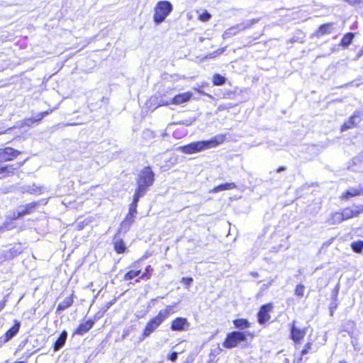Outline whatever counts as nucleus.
I'll return each mask as SVG.
<instances>
[{
    "instance_id": "nucleus-1",
    "label": "nucleus",
    "mask_w": 363,
    "mask_h": 363,
    "mask_svg": "<svg viewBox=\"0 0 363 363\" xmlns=\"http://www.w3.org/2000/svg\"><path fill=\"white\" fill-rule=\"evenodd\" d=\"M225 139V136L224 135L219 134L211 138L210 140L193 142L188 145L180 146L177 150L184 154H194L216 147L222 144Z\"/></svg>"
},
{
    "instance_id": "nucleus-2",
    "label": "nucleus",
    "mask_w": 363,
    "mask_h": 363,
    "mask_svg": "<svg viewBox=\"0 0 363 363\" xmlns=\"http://www.w3.org/2000/svg\"><path fill=\"white\" fill-rule=\"evenodd\" d=\"M177 305V303H174L173 306H167L166 308L160 310L155 317L151 318L146 324L140 340H144L155 332L171 314L174 313V307Z\"/></svg>"
},
{
    "instance_id": "nucleus-3",
    "label": "nucleus",
    "mask_w": 363,
    "mask_h": 363,
    "mask_svg": "<svg viewBox=\"0 0 363 363\" xmlns=\"http://www.w3.org/2000/svg\"><path fill=\"white\" fill-rule=\"evenodd\" d=\"M137 188L135 194L144 196L155 182V174L150 167H144L135 179Z\"/></svg>"
},
{
    "instance_id": "nucleus-4",
    "label": "nucleus",
    "mask_w": 363,
    "mask_h": 363,
    "mask_svg": "<svg viewBox=\"0 0 363 363\" xmlns=\"http://www.w3.org/2000/svg\"><path fill=\"white\" fill-rule=\"evenodd\" d=\"M250 335L248 331H233L227 334L223 346L227 349L237 347L240 343L247 340V335Z\"/></svg>"
},
{
    "instance_id": "nucleus-5",
    "label": "nucleus",
    "mask_w": 363,
    "mask_h": 363,
    "mask_svg": "<svg viewBox=\"0 0 363 363\" xmlns=\"http://www.w3.org/2000/svg\"><path fill=\"white\" fill-rule=\"evenodd\" d=\"M173 6L168 1H159L155 9L154 21L156 24L162 23L172 11Z\"/></svg>"
},
{
    "instance_id": "nucleus-6",
    "label": "nucleus",
    "mask_w": 363,
    "mask_h": 363,
    "mask_svg": "<svg viewBox=\"0 0 363 363\" xmlns=\"http://www.w3.org/2000/svg\"><path fill=\"white\" fill-rule=\"evenodd\" d=\"M259 18H253L252 20H247L240 23L231 26L230 28L225 30V32L223 34V38L227 39L232 36H234L238 34L240 31L251 28L254 24L259 22Z\"/></svg>"
},
{
    "instance_id": "nucleus-7",
    "label": "nucleus",
    "mask_w": 363,
    "mask_h": 363,
    "mask_svg": "<svg viewBox=\"0 0 363 363\" xmlns=\"http://www.w3.org/2000/svg\"><path fill=\"white\" fill-rule=\"evenodd\" d=\"M273 304L268 303L262 305L257 313V322L260 325H264L271 318L270 312L273 310Z\"/></svg>"
},
{
    "instance_id": "nucleus-8",
    "label": "nucleus",
    "mask_w": 363,
    "mask_h": 363,
    "mask_svg": "<svg viewBox=\"0 0 363 363\" xmlns=\"http://www.w3.org/2000/svg\"><path fill=\"white\" fill-rule=\"evenodd\" d=\"M20 328L21 322L17 320H15L13 325L11 328H9L4 335L0 337V342L6 343L11 340L13 337H15L18 334Z\"/></svg>"
},
{
    "instance_id": "nucleus-9",
    "label": "nucleus",
    "mask_w": 363,
    "mask_h": 363,
    "mask_svg": "<svg viewBox=\"0 0 363 363\" xmlns=\"http://www.w3.org/2000/svg\"><path fill=\"white\" fill-rule=\"evenodd\" d=\"M20 154V152L12 147H7L0 149V162L13 160Z\"/></svg>"
},
{
    "instance_id": "nucleus-10",
    "label": "nucleus",
    "mask_w": 363,
    "mask_h": 363,
    "mask_svg": "<svg viewBox=\"0 0 363 363\" xmlns=\"http://www.w3.org/2000/svg\"><path fill=\"white\" fill-rule=\"evenodd\" d=\"M362 112L355 111L349 120L342 125L341 130L344 131L355 127L362 121Z\"/></svg>"
},
{
    "instance_id": "nucleus-11",
    "label": "nucleus",
    "mask_w": 363,
    "mask_h": 363,
    "mask_svg": "<svg viewBox=\"0 0 363 363\" xmlns=\"http://www.w3.org/2000/svg\"><path fill=\"white\" fill-rule=\"evenodd\" d=\"M361 213H363V205L354 206L351 208H345L341 212L344 220L357 216Z\"/></svg>"
},
{
    "instance_id": "nucleus-12",
    "label": "nucleus",
    "mask_w": 363,
    "mask_h": 363,
    "mask_svg": "<svg viewBox=\"0 0 363 363\" xmlns=\"http://www.w3.org/2000/svg\"><path fill=\"white\" fill-rule=\"evenodd\" d=\"M23 162H18L16 164H7L0 166V179L9 177L14 174L15 171L19 169L23 164Z\"/></svg>"
},
{
    "instance_id": "nucleus-13",
    "label": "nucleus",
    "mask_w": 363,
    "mask_h": 363,
    "mask_svg": "<svg viewBox=\"0 0 363 363\" xmlns=\"http://www.w3.org/2000/svg\"><path fill=\"white\" fill-rule=\"evenodd\" d=\"M189 327V323L186 318L178 317L172 320L171 324V330L172 331H183L187 330Z\"/></svg>"
},
{
    "instance_id": "nucleus-14",
    "label": "nucleus",
    "mask_w": 363,
    "mask_h": 363,
    "mask_svg": "<svg viewBox=\"0 0 363 363\" xmlns=\"http://www.w3.org/2000/svg\"><path fill=\"white\" fill-rule=\"evenodd\" d=\"M42 201H43V200L31 202L26 205L19 206L18 208L20 210V213H21V215L24 216L33 213L36 210V208L40 205Z\"/></svg>"
},
{
    "instance_id": "nucleus-15",
    "label": "nucleus",
    "mask_w": 363,
    "mask_h": 363,
    "mask_svg": "<svg viewBox=\"0 0 363 363\" xmlns=\"http://www.w3.org/2000/svg\"><path fill=\"white\" fill-rule=\"evenodd\" d=\"M290 332L291 338L295 343L299 342L306 335L305 330L299 329L295 325V321L292 323Z\"/></svg>"
},
{
    "instance_id": "nucleus-16",
    "label": "nucleus",
    "mask_w": 363,
    "mask_h": 363,
    "mask_svg": "<svg viewBox=\"0 0 363 363\" xmlns=\"http://www.w3.org/2000/svg\"><path fill=\"white\" fill-rule=\"evenodd\" d=\"M335 27L333 23H325L319 26L318 29L315 32L313 35L319 38L323 35L332 33Z\"/></svg>"
},
{
    "instance_id": "nucleus-17",
    "label": "nucleus",
    "mask_w": 363,
    "mask_h": 363,
    "mask_svg": "<svg viewBox=\"0 0 363 363\" xmlns=\"http://www.w3.org/2000/svg\"><path fill=\"white\" fill-rule=\"evenodd\" d=\"M95 322L94 320H88L84 323H80L74 332L73 335H83L88 333L94 326Z\"/></svg>"
},
{
    "instance_id": "nucleus-18",
    "label": "nucleus",
    "mask_w": 363,
    "mask_h": 363,
    "mask_svg": "<svg viewBox=\"0 0 363 363\" xmlns=\"http://www.w3.org/2000/svg\"><path fill=\"white\" fill-rule=\"evenodd\" d=\"M362 194H363V186L359 185L357 188H349L342 194V195L341 196V199H349L351 197L360 196Z\"/></svg>"
},
{
    "instance_id": "nucleus-19",
    "label": "nucleus",
    "mask_w": 363,
    "mask_h": 363,
    "mask_svg": "<svg viewBox=\"0 0 363 363\" xmlns=\"http://www.w3.org/2000/svg\"><path fill=\"white\" fill-rule=\"evenodd\" d=\"M193 94L191 92L187 91L182 94H179L172 98L171 103L174 104H182L189 101Z\"/></svg>"
},
{
    "instance_id": "nucleus-20",
    "label": "nucleus",
    "mask_w": 363,
    "mask_h": 363,
    "mask_svg": "<svg viewBox=\"0 0 363 363\" xmlns=\"http://www.w3.org/2000/svg\"><path fill=\"white\" fill-rule=\"evenodd\" d=\"M113 243L114 250L118 254H122V253L125 252V251L127 250V247H126L124 241L123 240V239L118 237V234H116L114 236L113 240Z\"/></svg>"
},
{
    "instance_id": "nucleus-21",
    "label": "nucleus",
    "mask_w": 363,
    "mask_h": 363,
    "mask_svg": "<svg viewBox=\"0 0 363 363\" xmlns=\"http://www.w3.org/2000/svg\"><path fill=\"white\" fill-rule=\"evenodd\" d=\"M23 251V247L20 243L14 245L5 254L6 259H13Z\"/></svg>"
},
{
    "instance_id": "nucleus-22",
    "label": "nucleus",
    "mask_w": 363,
    "mask_h": 363,
    "mask_svg": "<svg viewBox=\"0 0 363 363\" xmlns=\"http://www.w3.org/2000/svg\"><path fill=\"white\" fill-rule=\"evenodd\" d=\"M67 339V332L66 330L62 331L56 341L53 345L54 351L60 350L65 344Z\"/></svg>"
},
{
    "instance_id": "nucleus-23",
    "label": "nucleus",
    "mask_w": 363,
    "mask_h": 363,
    "mask_svg": "<svg viewBox=\"0 0 363 363\" xmlns=\"http://www.w3.org/2000/svg\"><path fill=\"white\" fill-rule=\"evenodd\" d=\"M354 34L353 33H347L341 39L340 45L344 48H347L352 42Z\"/></svg>"
},
{
    "instance_id": "nucleus-24",
    "label": "nucleus",
    "mask_w": 363,
    "mask_h": 363,
    "mask_svg": "<svg viewBox=\"0 0 363 363\" xmlns=\"http://www.w3.org/2000/svg\"><path fill=\"white\" fill-rule=\"evenodd\" d=\"M235 187H236V185L233 182L225 183V184H220V185H218L217 186H215L213 189L212 192L218 193V192L222 191L233 189Z\"/></svg>"
},
{
    "instance_id": "nucleus-25",
    "label": "nucleus",
    "mask_w": 363,
    "mask_h": 363,
    "mask_svg": "<svg viewBox=\"0 0 363 363\" xmlns=\"http://www.w3.org/2000/svg\"><path fill=\"white\" fill-rule=\"evenodd\" d=\"M343 220H344L342 218L341 212H335L330 216V218L328 220V223L330 225H335L340 223Z\"/></svg>"
},
{
    "instance_id": "nucleus-26",
    "label": "nucleus",
    "mask_w": 363,
    "mask_h": 363,
    "mask_svg": "<svg viewBox=\"0 0 363 363\" xmlns=\"http://www.w3.org/2000/svg\"><path fill=\"white\" fill-rule=\"evenodd\" d=\"M73 304V299L72 297L65 298L62 302H60L57 308V313L65 311Z\"/></svg>"
},
{
    "instance_id": "nucleus-27",
    "label": "nucleus",
    "mask_w": 363,
    "mask_h": 363,
    "mask_svg": "<svg viewBox=\"0 0 363 363\" xmlns=\"http://www.w3.org/2000/svg\"><path fill=\"white\" fill-rule=\"evenodd\" d=\"M233 324L236 328L244 330L250 328V323L247 319L238 318L233 320Z\"/></svg>"
},
{
    "instance_id": "nucleus-28",
    "label": "nucleus",
    "mask_w": 363,
    "mask_h": 363,
    "mask_svg": "<svg viewBox=\"0 0 363 363\" xmlns=\"http://www.w3.org/2000/svg\"><path fill=\"white\" fill-rule=\"evenodd\" d=\"M141 197H143V196L140 195H138L137 194H134L133 202L130 204V206H129V212H128L129 213H131L133 215H135L137 213L138 203Z\"/></svg>"
},
{
    "instance_id": "nucleus-29",
    "label": "nucleus",
    "mask_w": 363,
    "mask_h": 363,
    "mask_svg": "<svg viewBox=\"0 0 363 363\" xmlns=\"http://www.w3.org/2000/svg\"><path fill=\"white\" fill-rule=\"evenodd\" d=\"M153 273V268L148 265L146 267L145 270L143 273L141 272L140 277L135 280V282H140V279H150Z\"/></svg>"
},
{
    "instance_id": "nucleus-30",
    "label": "nucleus",
    "mask_w": 363,
    "mask_h": 363,
    "mask_svg": "<svg viewBox=\"0 0 363 363\" xmlns=\"http://www.w3.org/2000/svg\"><path fill=\"white\" fill-rule=\"evenodd\" d=\"M15 224L13 221L9 219V217L6 218V221L3 223V225L0 227V232H4L6 230H9L15 228Z\"/></svg>"
},
{
    "instance_id": "nucleus-31",
    "label": "nucleus",
    "mask_w": 363,
    "mask_h": 363,
    "mask_svg": "<svg viewBox=\"0 0 363 363\" xmlns=\"http://www.w3.org/2000/svg\"><path fill=\"white\" fill-rule=\"evenodd\" d=\"M226 82V78L220 74H215L213 77V84L214 86L223 85Z\"/></svg>"
},
{
    "instance_id": "nucleus-32",
    "label": "nucleus",
    "mask_w": 363,
    "mask_h": 363,
    "mask_svg": "<svg viewBox=\"0 0 363 363\" xmlns=\"http://www.w3.org/2000/svg\"><path fill=\"white\" fill-rule=\"evenodd\" d=\"M141 274V270L140 269H138V270H130L129 272H128L125 275H124V280L125 281H128V280H131V279H133L134 278L140 276Z\"/></svg>"
},
{
    "instance_id": "nucleus-33",
    "label": "nucleus",
    "mask_w": 363,
    "mask_h": 363,
    "mask_svg": "<svg viewBox=\"0 0 363 363\" xmlns=\"http://www.w3.org/2000/svg\"><path fill=\"white\" fill-rule=\"evenodd\" d=\"M50 112L51 111H43L40 113H38L36 116H33L30 118H28V121L39 123L45 116L49 115Z\"/></svg>"
},
{
    "instance_id": "nucleus-34",
    "label": "nucleus",
    "mask_w": 363,
    "mask_h": 363,
    "mask_svg": "<svg viewBox=\"0 0 363 363\" xmlns=\"http://www.w3.org/2000/svg\"><path fill=\"white\" fill-rule=\"evenodd\" d=\"M352 250L356 253L362 252L363 250V241L357 240L351 243Z\"/></svg>"
},
{
    "instance_id": "nucleus-35",
    "label": "nucleus",
    "mask_w": 363,
    "mask_h": 363,
    "mask_svg": "<svg viewBox=\"0 0 363 363\" xmlns=\"http://www.w3.org/2000/svg\"><path fill=\"white\" fill-rule=\"evenodd\" d=\"M131 225L132 223H130V221L123 220L120 225L118 234L121 232H123L124 233H126L130 229Z\"/></svg>"
},
{
    "instance_id": "nucleus-36",
    "label": "nucleus",
    "mask_w": 363,
    "mask_h": 363,
    "mask_svg": "<svg viewBox=\"0 0 363 363\" xmlns=\"http://www.w3.org/2000/svg\"><path fill=\"white\" fill-rule=\"evenodd\" d=\"M27 191L30 194H41L43 193L42 187L38 186L35 184L28 186Z\"/></svg>"
},
{
    "instance_id": "nucleus-37",
    "label": "nucleus",
    "mask_w": 363,
    "mask_h": 363,
    "mask_svg": "<svg viewBox=\"0 0 363 363\" xmlns=\"http://www.w3.org/2000/svg\"><path fill=\"white\" fill-rule=\"evenodd\" d=\"M10 220H11L12 221L15 220H17V219H19L23 216V215H21V213H20V210L18 208H17L14 211L12 212V213L8 216Z\"/></svg>"
},
{
    "instance_id": "nucleus-38",
    "label": "nucleus",
    "mask_w": 363,
    "mask_h": 363,
    "mask_svg": "<svg viewBox=\"0 0 363 363\" xmlns=\"http://www.w3.org/2000/svg\"><path fill=\"white\" fill-rule=\"evenodd\" d=\"M305 286L300 284H298L295 289V294L298 297H303L304 293Z\"/></svg>"
},
{
    "instance_id": "nucleus-39",
    "label": "nucleus",
    "mask_w": 363,
    "mask_h": 363,
    "mask_svg": "<svg viewBox=\"0 0 363 363\" xmlns=\"http://www.w3.org/2000/svg\"><path fill=\"white\" fill-rule=\"evenodd\" d=\"M211 15L207 11H203L199 15V19L203 22L208 21L211 19Z\"/></svg>"
},
{
    "instance_id": "nucleus-40",
    "label": "nucleus",
    "mask_w": 363,
    "mask_h": 363,
    "mask_svg": "<svg viewBox=\"0 0 363 363\" xmlns=\"http://www.w3.org/2000/svg\"><path fill=\"white\" fill-rule=\"evenodd\" d=\"M313 343L312 342H307L305 345L303 349L301 352V356H304L306 354H308L310 351L312 350Z\"/></svg>"
},
{
    "instance_id": "nucleus-41",
    "label": "nucleus",
    "mask_w": 363,
    "mask_h": 363,
    "mask_svg": "<svg viewBox=\"0 0 363 363\" xmlns=\"http://www.w3.org/2000/svg\"><path fill=\"white\" fill-rule=\"evenodd\" d=\"M339 289H340V286H339V284H337L332 291V294H331L332 301H337Z\"/></svg>"
},
{
    "instance_id": "nucleus-42",
    "label": "nucleus",
    "mask_w": 363,
    "mask_h": 363,
    "mask_svg": "<svg viewBox=\"0 0 363 363\" xmlns=\"http://www.w3.org/2000/svg\"><path fill=\"white\" fill-rule=\"evenodd\" d=\"M193 282V279L191 277H183L182 279V283H183L186 286H191Z\"/></svg>"
},
{
    "instance_id": "nucleus-43",
    "label": "nucleus",
    "mask_w": 363,
    "mask_h": 363,
    "mask_svg": "<svg viewBox=\"0 0 363 363\" xmlns=\"http://www.w3.org/2000/svg\"><path fill=\"white\" fill-rule=\"evenodd\" d=\"M337 301H332V302L330 304V315H333V313L335 311V309L337 308Z\"/></svg>"
},
{
    "instance_id": "nucleus-44",
    "label": "nucleus",
    "mask_w": 363,
    "mask_h": 363,
    "mask_svg": "<svg viewBox=\"0 0 363 363\" xmlns=\"http://www.w3.org/2000/svg\"><path fill=\"white\" fill-rule=\"evenodd\" d=\"M178 358V352H173L168 355L167 359L172 362H175Z\"/></svg>"
},
{
    "instance_id": "nucleus-45",
    "label": "nucleus",
    "mask_w": 363,
    "mask_h": 363,
    "mask_svg": "<svg viewBox=\"0 0 363 363\" xmlns=\"http://www.w3.org/2000/svg\"><path fill=\"white\" fill-rule=\"evenodd\" d=\"M222 351V349L218 345L217 348L215 350H212L210 353V357H216V355L219 354L220 352Z\"/></svg>"
},
{
    "instance_id": "nucleus-46",
    "label": "nucleus",
    "mask_w": 363,
    "mask_h": 363,
    "mask_svg": "<svg viewBox=\"0 0 363 363\" xmlns=\"http://www.w3.org/2000/svg\"><path fill=\"white\" fill-rule=\"evenodd\" d=\"M135 215H133V214H131V213H128L124 220H125L127 221H130V223L133 224V223L135 220Z\"/></svg>"
},
{
    "instance_id": "nucleus-47",
    "label": "nucleus",
    "mask_w": 363,
    "mask_h": 363,
    "mask_svg": "<svg viewBox=\"0 0 363 363\" xmlns=\"http://www.w3.org/2000/svg\"><path fill=\"white\" fill-rule=\"evenodd\" d=\"M235 96V93L233 91H227L223 94V96L225 98L229 99H233Z\"/></svg>"
},
{
    "instance_id": "nucleus-48",
    "label": "nucleus",
    "mask_w": 363,
    "mask_h": 363,
    "mask_svg": "<svg viewBox=\"0 0 363 363\" xmlns=\"http://www.w3.org/2000/svg\"><path fill=\"white\" fill-rule=\"evenodd\" d=\"M145 136L153 138L155 136L154 133L150 130H146L143 132Z\"/></svg>"
},
{
    "instance_id": "nucleus-49",
    "label": "nucleus",
    "mask_w": 363,
    "mask_h": 363,
    "mask_svg": "<svg viewBox=\"0 0 363 363\" xmlns=\"http://www.w3.org/2000/svg\"><path fill=\"white\" fill-rule=\"evenodd\" d=\"M351 84L352 85L358 86L360 84H363V80L362 79H358L357 81L352 82Z\"/></svg>"
},
{
    "instance_id": "nucleus-50",
    "label": "nucleus",
    "mask_w": 363,
    "mask_h": 363,
    "mask_svg": "<svg viewBox=\"0 0 363 363\" xmlns=\"http://www.w3.org/2000/svg\"><path fill=\"white\" fill-rule=\"evenodd\" d=\"M142 259H143V258H141L140 259H139V260L135 262L134 263H133L132 265H131V267L135 268V269L138 268L139 267V263H140V260H142Z\"/></svg>"
},
{
    "instance_id": "nucleus-51",
    "label": "nucleus",
    "mask_w": 363,
    "mask_h": 363,
    "mask_svg": "<svg viewBox=\"0 0 363 363\" xmlns=\"http://www.w3.org/2000/svg\"><path fill=\"white\" fill-rule=\"evenodd\" d=\"M286 169V167L285 166H280L277 170L276 172L277 173H280L283 171H285Z\"/></svg>"
},
{
    "instance_id": "nucleus-52",
    "label": "nucleus",
    "mask_w": 363,
    "mask_h": 363,
    "mask_svg": "<svg viewBox=\"0 0 363 363\" xmlns=\"http://www.w3.org/2000/svg\"><path fill=\"white\" fill-rule=\"evenodd\" d=\"M303 356H301V354H300V357L298 358L294 359L293 363H301V362L303 360Z\"/></svg>"
},
{
    "instance_id": "nucleus-53",
    "label": "nucleus",
    "mask_w": 363,
    "mask_h": 363,
    "mask_svg": "<svg viewBox=\"0 0 363 363\" xmlns=\"http://www.w3.org/2000/svg\"><path fill=\"white\" fill-rule=\"evenodd\" d=\"M363 55V46L362 48L359 50V52L357 55V59H359Z\"/></svg>"
},
{
    "instance_id": "nucleus-54",
    "label": "nucleus",
    "mask_w": 363,
    "mask_h": 363,
    "mask_svg": "<svg viewBox=\"0 0 363 363\" xmlns=\"http://www.w3.org/2000/svg\"><path fill=\"white\" fill-rule=\"evenodd\" d=\"M34 122H31V121H28V119H26L25 121V124L27 125H30L31 124H33Z\"/></svg>"
},
{
    "instance_id": "nucleus-55",
    "label": "nucleus",
    "mask_w": 363,
    "mask_h": 363,
    "mask_svg": "<svg viewBox=\"0 0 363 363\" xmlns=\"http://www.w3.org/2000/svg\"><path fill=\"white\" fill-rule=\"evenodd\" d=\"M111 304H112V303H111V302L108 303L106 304V306L105 311L108 310V309L110 308V306H111Z\"/></svg>"
},
{
    "instance_id": "nucleus-56",
    "label": "nucleus",
    "mask_w": 363,
    "mask_h": 363,
    "mask_svg": "<svg viewBox=\"0 0 363 363\" xmlns=\"http://www.w3.org/2000/svg\"><path fill=\"white\" fill-rule=\"evenodd\" d=\"M182 124L186 125H189L191 124V123H188L187 121H186V122H183Z\"/></svg>"
},
{
    "instance_id": "nucleus-57",
    "label": "nucleus",
    "mask_w": 363,
    "mask_h": 363,
    "mask_svg": "<svg viewBox=\"0 0 363 363\" xmlns=\"http://www.w3.org/2000/svg\"><path fill=\"white\" fill-rule=\"evenodd\" d=\"M4 344H5V343L0 342V347H1Z\"/></svg>"
},
{
    "instance_id": "nucleus-58",
    "label": "nucleus",
    "mask_w": 363,
    "mask_h": 363,
    "mask_svg": "<svg viewBox=\"0 0 363 363\" xmlns=\"http://www.w3.org/2000/svg\"><path fill=\"white\" fill-rule=\"evenodd\" d=\"M340 363H347L346 361L343 360V361H340Z\"/></svg>"
},
{
    "instance_id": "nucleus-59",
    "label": "nucleus",
    "mask_w": 363,
    "mask_h": 363,
    "mask_svg": "<svg viewBox=\"0 0 363 363\" xmlns=\"http://www.w3.org/2000/svg\"><path fill=\"white\" fill-rule=\"evenodd\" d=\"M163 296H158L157 298H163Z\"/></svg>"
}]
</instances>
